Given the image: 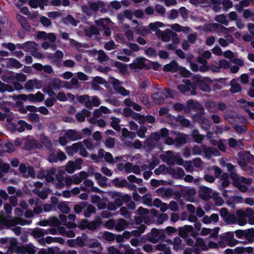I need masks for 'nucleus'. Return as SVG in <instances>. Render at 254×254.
Returning a JSON list of instances; mask_svg holds the SVG:
<instances>
[{"instance_id": "nucleus-43", "label": "nucleus", "mask_w": 254, "mask_h": 254, "mask_svg": "<svg viewBox=\"0 0 254 254\" xmlns=\"http://www.w3.org/2000/svg\"><path fill=\"white\" fill-rule=\"evenodd\" d=\"M59 219L61 222L64 225H66L68 228H73L75 227L76 224L74 223H70L69 222L66 223L67 217L64 214H62L59 215Z\"/></svg>"}, {"instance_id": "nucleus-2", "label": "nucleus", "mask_w": 254, "mask_h": 254, "mask_svg": "<svg viewBox=\"0 0 254 254\" xmlns=\"http://www.w3.org/2000/svg\"><path fill=\"white\" fill-rule=\"evenodd\" d=\"M161 159L170 166L174 165L176 163L178 165H183L184 160L181 157L180 154L175 155L173 151H168L165 154L160 155Z\"/></svg>"}, {"instance_id": "nucleus-31", "label": "nucleus", "mask_w": 254, "mask_h": 254, "mask_svg": "<svg viewBox=\"0 0 254 254\" xmlns=\"http://www.w3.org/2000/svg\"><path fill=\"white\" fill-rule=\"evenodd\" d=\"M197 113L193 115V120L205 114L204 108L198 102L193 109Z\"/></svg>"}, {"instance_id": "nucleus-46", "label": "nucleus", "mask_w": 254, "mask_h": 254, "mask_svg": "<svg viewBox=\"0 0 254 254\" xmlns=\"http://www.w3.org/2000/svg\"><path fill=\"white\" fill-rule=\"evenodd\" d=\"M88 247L90 248H99V249L98 250V251H99L98 252H96V251H91L92 253H93V254H100L101 253V243H99L97 240L94 241L93 242L89 243L88 244Z\"/></svg>"}, {"instance_id": "nucleus-60", "label": "nucleus", "mask_w": 254, "mask_h": 254, "mask_svg": "<svg viewBox=\"0 0 254 254\" xmlns=\"http://www.w3.org/2000/svg\"><path fill=\"white\" fill-rule=\"evenodd\" d=\"M154 10L161 16H164L166 12L165 8L159 4L155 5Z\"/></svg>"}, {"instance_id": "nucleus-53", "label": "nucleus", "mask_w": 254, "mask_h": 254, "mask_svg": "<svg viewBox=\"0 0 254 254\" xmlns=\"http://www.w3.org/2000/svg\"><path fill=\"white\" fill-rule=\"evenodd\" d=\"M38 242L41 246H45L46 245V243L49 244L54 242V237L51 236H47L46 238L40 239Z\"/></svg>"}, {"instance_id": "nucleus-33", "label": "nucleus", "mask_w": 254, "mask_h": 254, "mask_svg": "<svg viewBox=\"0 0 254 254\" xmlns=\"http://www.w3.org/2000/svg\"><path fill=\"white\" fill-rule=\"evenodd\" d=\"M191 136L194 141L198 143H201L204 138V136L200 134L197 129H193L192 131Z\"/></svg>"}, {"instance_id": "nucleus-19", "label": "nucleus", "mask_w": 254, "mask_h": 254, "mask_svg": "<svg viewBox=\"0 0 254 254\" xmlns=\"http://www.w3.org/2000/svg\"><path fill=\"white\" fill-rule=\"evenodd\" d=\"M177 136L175 138V141L178 145L185 144L187 142V135L180 132H174Z\"/></svg>"}, {"instance_id": "nucleus-7", "label": "nucleus", "mask_w": 254, "mask_h": 254, "mask_svg": "<svg viewBox=\"0 0 254 254\" xmlns=\"http://www.w3.org/2000/svg\"><path fill=\"white\" fill-rule=\"evenodd\" d=\"M88 5L92 12H96L99 9L102 13H105L107 11V9L106 8L105 3L103 1H98L97 2H88Z\"/></svg>"}, {"instance_id": "nucleus-13", "label": "nucleus", "mask_w": 254, "mask_h": 254, "mask_svg": "<svg viewBox=\"0 0 254 254\" xmlns=\"http://www.w3.org/2000/svg\"><path fill=\"white\" fill-rule=\"evenodd\" d=\"M65 134L68 139L71 141H75L82 138L81 133L74 129H70L67 130Z\"/></svg>"}, {"instance_id": "nucleus-8", "label": "nucleus", "mask_w": 254, "mask_h": 254, "mask_svg": "<svg viewBox=\"0 0 254 254\" xmlns=\"http://www.w3.org/2000/svg\"><path fill=\"white\" fill-rule=\"evenodd\" d=\"M24 147L25 150L30 151L35 148L41 149L42 145L37 140L34 138H31L25 140Z\"/></svg>"}, {"instance_id": "nucleus-45", "label": "nucleus", "mask_w": 254, "mask_h": 254, "mask_svg": "<svg viewBox=\"0 0 254 254\" xmlns=\"http://www.w3.org/2000/svg\"><path fill=\"white\" fill-rule=\"evenodd\" d=\"M50 83L52 86L53 90L54 89L56 91L60 89L62 86V81L57 78H54Z\"/></svg>"}, {"instance_id": "nucleus-21", "label": "nucleus", "mask_w": 254, "mask_h": 254, "mask_svg": "<svg viewBox=\"0 0 254 254\" xmlns=\"http://www.w3.org/2000/svg\"><path fill=\"white\" fill-rule=\"evenodd\" d=\"M144 58H137L133 63L129 65V67L132 69H142L144 66Z\"/></svg>"}, {"instance_id": "nucleus-27", "label": "nucleus", "mask_w": 254, "mask_h": 254, "mask_svg": "<svg viewBox=\"0 0 254 254\" xmlns=\"http://www.w3.org/2000/svg\"><path fill=\"white\" fill-rule=\"evenodd\" d=\"M135 32L139 35L145 36L150 33L149 30L146 27L141 25L137 24L135 27L133 28Z\"/></svg>"}, {"instance_id": "nucleus-18", "label": "nucleus", "mask_w": 254, "mask_h": 254, "mask_svg": "<svg viewBox=\"0 0 254 254\" xmlns=\"http://www.w3.org/2000/svg\"><path fill=\"white\" fill-rule=\"evenodd\" d=\"M219 217L218 214L213 213L210 216L205 215L202 219V222L205 224H209L212 223H216L219 221Z\"/></svg>"}, {"instance_id": "nucleus-41", "label": "nucleus", "mask_w": 254, "mask_h": 254, "mask_svg": "<svg viewBox=\"0 0 254 254\" xmlns=\"http://www.w3.org/2000/svg\"><path fill=\"white\" fill-rule=\"evenodd\" d=\"M41 143L48 149L51 150L52 144L47 136L44 134H41L40 136Z\"/></svg>"}, {"instance_id": "nucleus-5", "label": "nucleus", "mask_w": 254, "mask_h": 254, "mask_svg": "<svg viewBox=\"0 0 254 254\" xmlns=\"http://www.w3.org/2000/svg\"><path fill=\"white\" fill-rule=\"evenodd\" d=\"M198 196L205 201L208 200L212 196V190L205 186H200L198 190Z\"/></svg>"}, {"instance_id": "nucleus-9", "label": "nucleus", "mask_w": 254, "mask_h": 254, "mask_svg": "<svg viewBox=\"0 0 254 254\" xmlns=\"http://www.w3.org/2000/svg\"><path fill=\"white\" fill-rule=\"evenodd\" d=\"M112 84L114 86V89L119 93L123 96L129 95L130 92L126 90L124 87L120 86L121 82L118 79L112 77Z\"/></svg>"}, {"instance_id": "nucleus-59", "label": "nucleus", "mask_w": 254, "mask_h": 254, "mask_svg": "<svg viewBox=\"0 0 254 254\" xmlns=\"http://www.w3.org/2000/svg\"><path fill=\"white\" fill-rule=\"evenodd\" d=\"M211 197L214 200L215 204L217 205H221L224 202L223 199L218 196V193L216 192H213Z\"/></svg>"}, {"instance_id": "nucleus-49", "label": "nucleus", "mask_w": 254, "mask_h": 254, "mask_svg": "<svg viewBox=\"0 0 254 254\" xmlns=\"http://www.w3.org/2000/svg\"><path fill=\"white\" fill-rule=\"evenodd\" d=\"M76 169L74 162L72 161H69L65 166V171L69 174H72L74 173L75 170Z\"/></svg>"}, {"instance_id": "nucleus-29", "label": "nucleus", "mask_w": 254, "mask_h": 254, "mask_svg": "<svg viewBox=\"0 0 254 254\" xmlns=\"http://www.w3.org/2000/svg\"><path fill=\"white\" fill-rule=\"evenodd\" d=\"M155 249L158 251L164 252L165 254H172L171 249L169 247H167V245L164 243H159L155 246Z\"/></svg>"}, {"instance_id": "nucleus-3", "label": "nucleus", "mask_w": 254, "mask_h": 254, "mask_svg": "<svg viewBox=\"0 0 254 254\" xmlns=\"http://www.w3.org/2000/svg\"><path fill=\"white\" fill-rule=\"evenodd\" d=\"M166 236L163 234V230H159L153 228L150 233L147 235V240L150 242L156 244L160 241H164Z\"/></svg>"}, {"instance_id": "nucleus-62", "label": "nucleus", "mask_w": 254, "mask_h": 254, "mask_svg": "<svg viewBox=\"0 0 254 254\" xmlns=\"http://www.w3.org/2000/svg\"><path fill=\"white\" fill-rule=\"evenodd\" d=\"M140 101L145 105H146L147 107H149L150 106V103L149 102V99L145 93H141L139 96Z\"/></svg>"}, {"instance_id": "nucleus-57", "label": "nucleus", "mask_w": 254, "mask_h": 254, "mask_svg": "<svg viewBox=\"0 0 254 254\" xmlns=\"http://www.w3.org/2000/svg\"><path fill=\"white\" fill-rule=\"evenodd\" d=\"M235 130L240 134H243L247 132V127L246 125L239 126L238 125H235L234 126Z\"/></svg>"}, {"instance_id": "nucleus-54", "label": "nucleus", "mask_w": 254, "mask_h": 254, "mask_svg": "<svg viewBox=\"0 0 254 254\" xmlns=\"http://www.w3.org/2000/svg\"><path fill=\"white\" fill-rule=\"evenodd\" d=\"M169 215L167 213H160L158 215L156 222L158 224H162L164 221L167 220Z\"/></svg>"}, {"instance_id": "nucleus-55", "label": "nucleus", "mask_w": 254, "mask_h": 254, "mask_svg": "<svg viewBox=\"0 0 254 254\" xmlns=\"http://www.w3.org/2000/svg\"><path fill=\"white\" fill-rule=\"evenodd\" d=\"M114 65L120 70V72L122 73V74H124L127 71V65L122 63L116 62L114 63Z\"/></svg>"}, {"instance_id": "nucleus-36", "label": "nucleus", "mask_w": 254, "mask_h": 254, "mask_svg": "<svg viewBox=\"0 0 254 254\" xmlns=\"http://www.w3.org/2000/svg\"><path fill=\"white\" fill-rule=\"evenodd\" d=\"M87 202L86 201L81 202L74 205L73 210L77 214L80 213L83 209H85L87 206Z\"/></svg>"}, {"instance_id": "nucleus-34", "label": "nucleus", "mask_w": 254, "mask_h": 254, "mask_svg": "<svg viewBox=\"0 0 254 254\" xmlns=\"http://www.w3.org/2000/svg\"><path fill=\"white\" fill-rule=\"evenodd\" d=\"M160 135L159 133L154 132L150 134V137L147 138L145 142L148 145H153L152 140L157 142L160 139Z\"/></svg>"}, {"instance_id": "nucleus-38", "label": "nucleus", "mask_w": 254, "mask_h": 254, "mask_svg": "<svg viewBox=\"0 0 254 254\" xmlns=\"http://www.w3.org/2000/svg\"><path fill=\"white\" fill-rule=\"evenodd\" d=\"M8 64L9 65L8 67L9 68H20L22 66V64H21L19 61L14 58H11L8 59Z\"/></svg>"}, {"instance_id": "nucleus-10", "label": "nucleus", "mask_w": 254, "mask_h": 254, "mask_svg": "<svg viewBox=\"0 0 254 254\" xmlns=\"http://www.w3.org/2000/svg\"><path fill=\"white\" fill-rule=\"evenodd\" d=\"M194 121L198 123L202 129L205 130H208L211 127V122L206 117L201 116L194 119Z\"/></svg>"}, {"instance_id": "nucleus-47", "label": "nucleus", "mask_w": 254, "mask_h": 254, "mask_svg": "<svg viewBox=\"0 0 254 254\" xmlns=\"http://www.w3.org/2000/svg\"><path fill=\"white\" fill-rule=\"evenodd\" d=\"M86 207V209L85 210L84 212V216L86 218H89L92 213H94L96 212V208L91 204L87 205Z\"/></svg>"}, {"instance_id": "nucleus-40", "label": "nucleus", "mask_w": 254, "mask_h": 254, "mask_svg": "<svg viewBox=\"0 0 254 254\" xmlns=\"http://www.w3.org/2000/svg\"><path fill=\"white\" fill-rule=\"evenodd\" d=\"M182 194L186 196H193L196 194V190L193 188H184L181 190Z\"/></svg>"}, {"instance_id": "nucleus-24", "label": "nucleus", "mask_w": 254, "mask_h": 254, "mask_svg": "<svg viewBox=\"0 0 254 254\" xmlns=\"http://www.w3.org/2000/svg\"><path fill=\"white\" fill-rule=\"evenodd\" d=\"M184 84H179L178 86V89L182 93L185 92L190 90L192 87L191 83L188 79H185L183 80Z\"/></svg>"}, {"instance_id": "nucleus-25", "label": "nucleus", "mask_w": 254, "mask_h": 254, "mask_svg": "<svg viewBox=\"0 0 254 254\" xmlns=\"http://www.w3.org/2000/svg\"><path fill=\"white\" fill-rule=\"evenodd\" d=\"M179 68V65L177 63L174 61H172L170 63L165 65L163 67V70L165 71L175 72Z\"/></svg>"}, {"instance_id": "nucleus-1", "label": "nucleus", "mask_w": 254, "mask_h": 254, "mask_svg": "<svg viewBox=\"0 0 254 254\" xmlns=\"http://www.w3.org/2000/svg\"><path fill=\"white\" fill-rule=\"evenodd\" d=\"M219 214L223 221L227 225L238 224L240 226H244L247 224L246 217H250L254 214V210L251 208L245 210L239 209L236 212V215L229 212L227 208H221Z\"/></svg>"}, {"instance_id": "nucleus-23", "label": "nucleus", "mask_w": 254, "mask_h": 254, "mask_svg": "<svg viewBox=\"0 0 254 254\" xmlns=\"http://www.w3.org/2000/svg\"><path fill=\"white\" fill-rule=\"evenodd\" d=\"M128 222L124 219H119L115 224L114 220H112V227L115 225V228L118 231H123L128 226Z\"/></svg>"}, {"instance_id": "nucleus-35", "label": "nucleus", "mask_w": 254, "mask_h": 254, "mask_svg": "<svg viewBox=\"0 0 254 254\" xmlns=\"http://www.w3.org/2000/svg\"><path fill=\"white\" fill-rule=\"evenodd\" d=\"M217 23H206L203 26L202 29L205 32H214L216 31Z\"/></svg>"}, {"instance_id": "nucleus-12", "label": "nucleus", "mask_w": 254, "mask_h": 254, "mask_svg": "<svg viewBox=\"0 0 254 254\" xmlns=\"http://www.w3.org/2000/svg\"><path fill=\"white\" fill-rule=\"evenodd\" d=\"M201 147L206 158H210L212 155L218 156L220 154L219 151L216 148L212 147H208L204 144L202 145Z\"/></svg>"}, {"instance_id": "nucleus-20", "label": "nucleus", "mask_w": 254, "mask_h": 254, "mask_svg": "<svg viewBox=\"0 0 254 254\" xmlns=\"http://www.w3.org/2000/svg\"><path fill=\"white\" fill-rule=\"evenodd\" d=\"M81 142H78L73 143L71 146H67L66 147V152L68 155H73L74 153L78 152L80 149V146Z\"/></svg>"}, {"instance_id": "nucleus-56", "label": "nucleus", "mask_w": 254, "mask_h": 254, "mask_svg": "<svg viewBox=\"0 0 254 254\" xmlns=\"http://www.w3.org/2000/svg\"><path fill=\"white\" fill-rule=\"evenodd\" d=\"M98 60L100 63H103L108 60L109 58L103 50H99L98 52Z\"/></svg>"}, {"instance_id": "nucleus-52", "label": "nucleus", "mask_w": 254, "mask_h": 254, "mask_svg": "<svg viewBox=\"0 0 254 254\" xmlns=\"http://www.w3.org/2000/svg\"><path fill=\"white\" fill-rule=\"evenodd\" d=\"M176 121L179 123L183 126L186 127H188L190 125V121L184 118V117L182 116H178L176 118Z\"/></svg>"}, {"instance_id": "nucleus-4", "label": "nucleus", "mask_w": 254, "mask_h": 254, "mask_svg": "<svg viewBox=\"0 0 254 254\" xmlns=\"http://www.w3.org/2000/svg\"><path fill=\"white\" fill-rule=\"evenodd\" d=\"M170 90L166 89L165 91L158 90L154 92L152 95V98L153 102L158 105H161L164 103V98L167 96L165 95V92L169 94Z\"/></svg>"}, {"instance_id": "nucleus-58", "label": "nucleus", "mask_w": 254, "mask_h": 254, "mask_svg": "<svg viewBox=\"0 0 254 254\" xmlns=\"http://www.w3.org/2000/svg\"><path fill=\"white\" fill-rule=\"evenodd\" d=\"M120 213L126 218L128 219L131 217V212L128 211V208L125 206H122L120 209Z\"/></svg>"}, {"instance_id": "nucleus-16", "label": "nucleus", "mask_w": 254, "mask_h": 254, "mask_svg": "<svg viewBox=\"0 0 254 254\" xmlns=\"http://www.w3.org/2000/svg\"><path fill=\"white\" fill-rule=\"evenodd\" d=\"M32 126L26 123L24 120H19L17 122V126H16V131L19 132H23L25 129L30 130L32 129Z\"/></svg>"}, {"instance_id": "nucleus-37", "label": "nucleus", "mask_w": 254, "mask_h": 254, "mask_svg": "<svg viewBox=\"0 0 254 254\" xmlns=\"http://www.w3.org/2000/svg\"><path fill=\"white\" fill-rule=\"evenodd\" d=\"M214 20L218 23L226 26H228L229 24V21L224 14L216 15L214 17Z\"/></svg>"}, {"instance_id": "nucleus-14", "label": "nucleus", "mask_w": 254, "mask_h": 254, "mask_svg": "<svg viewBox=\"0 0 254 254\" xmlns=\"http://www.w3.org/2000/svg\"><path fill=\"white\" fill-rule=\"evenodd\" d=\"M16 18L22 29L28 32L30 31L31 28V25L25 17L20 14H17Z\"/></svg>"}, {"instance_id": "nucleus-17", "label": "nucleus", "mask_w": 254, "mask_h": 254, "mask_svg": "<svg viewBox=\"0 0 254 254\" xmlns=\"http://www.w3.org/2000/svg\"><path fill=\"white\" fill-rule=\"evenodd\" d=\"M23 50L31 53L37 51L38 44L34 41H27L23 44Z\"/></svg>"}, {"instance_id": "nucleus-11", "label": "nucleus", "mask_w": 254, "mask_h": 254, "mask_svg": "<svg viewBox=\"0 0 254 254\" xmlns=\"http://www.w3.org/2000/svg\"><path fill=\"white\" fill-rule=\"evenodd\" d=\"M174 35V32L172 30L167 29L165 31H158L157 36L163 42H169L171 40V38Z\"/></svg>"}, {"instance_id": "nucleus-50", "label": "nucleus", "mask_w": 254, "mask_h": 254, "mask_svg": "<svg viewBox=\"0 0 254 254\" xmlns=\"http://www.w3.org/2000/svg\"><path fill=\"white\" fill-rule=\"evenodd\" d=\"M32 233L33 235L35 238H40L47 234L48 233L47 231L43 229L38 228L37 229L34 230Z\"/></svg>"}, {"instance_id": "nucleus-28", "label": "nucleus", "mask_w": 254, "mask_h": 254, "mask_svg": "<svg viewBox=\"0 0 254 254\" xmlns=\"http://www.w3.org/2000/svg\"><path fill=\"white\" fill-rule=\"evenodd\" d=\"M85 33L87 37L91 38L93 35H100V31L96 27L91 25L88 29L85 30Z\"/></svg>"}, {"instance_id": "nucleus-44", "label": "nucleus", "mask_w": 254, "mask_h": 254, "mask_svg": "<svg viewBox=\"0 0 254 254\" xmlns=\"http://www.w3.org/2000/svg\"><path fill=\"white\" fill-rule=\"evenodd\" d=\"M112 182L116 187L118 188L127 187V182L125 179L120 180L119 178H116Z\"/></svg>"}, {"instance_id": "nucleus-42", "label": "nucleus", "mask_w": 254, "mask_h": 254, "mask_svg": "<svg viewBox=\"0 0 254 254\" xmlns=\"http://www.w3.org/2000/svg\"><path fill=\"white\" fill-rule=\"evenodd\" d=\"M171 243L173 244V249L175 251H178L179 249H182V240L180 237H175L173 240V242L171 241Z\"/></svg>"}, {"instance_id": "nucleus-22", "label": "nucleus", "mask_w": 254, "mask_h": 254, "mask_svg": "<svg viewBox=\"0 0 254 254\" xmlns=\"http://www.w3.org/2000/svg\"><path fill=\"white\" fill-rule=\"evenodd\" d=\"M231 88L230 91L232 93H236L242 91V87L236 79L231 80L230 83Z\"/></svg>"}, {"instance_id": "nucleus-63", "label": "nucleus", "mask_w": 254, "mask_h": 254, "mask_svg": "<svg viewBox=\"0 0 254 254\" xmlns=\"http://www.w3.org/2000/svg\"><path fill=\"white\" fill-rule=\"evenodd\" d=\"M147 130V128L146 127L140 126V128L137 130L136 134L140 138H145Z\"/></svg>"}, {"instance_id": "nucleus-30", "label": "nucleus", "mask_w": 254, "mask_h": 254, "mask_svg": "<svg viewBox=\"0 0 254 254\" xmlns=\"http://www.w3.org/2000/svg\"><path fill=\"white\" fill-rule=\"evenodd\" d=\"M245 238L249 243H252L254 241V229L250 228L245 230Z\"/></svg>"}, {"instance_id": "nucleus-64", "label": "nucleus", "mask_w": 254, "mask_h": 254, "mask_svg": "<svg viewBox=\"0 0 254 254\" xmlns=\"http://www.w3.org/2000/svg\"><path fill=\"white\" fill-rule=\"evenodd\" d=\"M101 222L100 220L91 222L88 224L87 227L89 230H95L100 225Z\"/></svg>"}, {"instance_id": "nucleus-26", "label": "nucleus", "mask_w": 254, "mask_h": 254, "mask_svg": "<svg viewBox=\"0 0 254 254\" xmlns=\"http://www.w3.org/2000/svg\"><path fill=\"white\" fill-rule=\"evenodd\" d=\"M205 107L206 109L210 113L217 112V102L208 100L205 103Z\"/></svg>"}, {"instance_id": "nucleus-32", "label": "nucleus", "mask_w": 254, "mask_h": 254, "mask_svg": "<svg viewBox=\"0 0 254 254\" xmlns=\"http://www.w3.org/2000/svg\"><path fill=\"white\" fill-rule=\"evenodd\" d=\"M57 208L64 214H68L70 211V208L65 201L60 202L58 204Z\"/></svg>"}, {"instance_id": "nucleus-39", "label": "nucleus", "mask_w": 254, "mask_h": 254, "mask_svg": "<svg viewBox=\"0 0 254 254\" xmlns=\"http://www.w3.org/2000/svg\"><path fill=\"white\" fill-rule=\"evenodd\" d=\"M163 25V23L161 22H155L150 23L148 27L152 31H155L156 32L155 34L157 35L158 31H161L159 28L162 27Z\"/></svg>"}, {"instance_id": "nucleus-6", "label": "nucleus", "mask_w": 254, "mask_h": 254, "mask_svg": "<svg viewBox=\"0 0 254 254\" xmlns=\"http://www.w3.org/2000/svg\"><path fill=\"white\" fill-rule=\"evenodd\" d=\"M221 239L227 243L228 246L234 247L238 245L239 241L234 238V232H228L224 233L221 237Z\"/></svg>"}, {"instance_id": "nucleus-48", "label": "nucleus", "mask_w": 254, "mask_h": 254, "mask_svg": "<svg viewBox=\"0 0 254 254\" xmlns=\"http://www.w3.org/2000/svg\"><path fill=\"white\" fill-rule=\"evenodd\" d=\"M228 145L230 147L234 148L236 146L241 147L242 145L241 140H237L234 138H230L228 140Z\"/></svg>"}, {"instance_id": "nucleus-51", "label": "nucleus", "mask_w": 254, "mask_h": 254, "mask_svg": "<svg viewBox=\"0 0 254 254\" xmlns=\"http://www.w3.org/2000/svg\"><path fill=\"white\" fill-rule=\"evenodd\" d=\"M43 91L45 93H47L50 97L56 96V95L50 83L48 84L46 86L43 87Z\"/></svg>"}, {"instance_id": "nucleus-61", "label": "nucleus", "mask_w": 254, "mask_h": 254, "mask_svg": "<svg viewBox=\"0 0 254 254\" xmlns=\"http://www.w3.org/2000/svg\"><path fill=\"white\" fill-rule=\"evenodd\" d=\"M194 245L196 247H200L202 250H206L207 249L206 245L204 240L201 238L196 239Z\"/></svg>"}, {"instance_id": "nucleus-15", "label": "nucleus", "mask_w": 254, "mask_h": 254, "mask_svg": "<svg viewBox=\"0 0 254 254\" xmlns=\"http://www.w3.org/2000/svg\"><path fill=\"white\" fill-rule=\"evenodd\" d=\"M193 231V227L192 226L186 225L179 228L178 234L181 238H186L188 237V234L192 232Z\"/></svg>"}]
</instances>
